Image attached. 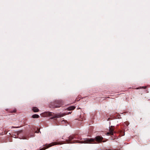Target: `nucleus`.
<instances>
[{"instance_id": "nucleus-1", "label": "nucleus", "mask_w": 150, "mask_h": 150, "mask_svg": "<svg viewBox=\"0 0 150 150\" xmlns=\"http://www.w3.org/2000/svg\"><path fill=\"white\" fill-rule=\"evenodd\" d=\"M74 139L72 136H70L68 139H66V144L72 143L74 142H78L81 143H98L101 142H104L103 141V137L101 136H97L94 138H91L90 139H86L83 141H77L76 142H74L71 140Z\"/></svg>"}, {"instance_id": "nucleus-2", "label": "nucleus", "mask_w": 150, "mask_h": 150, "mask_svg": "<svg viewBox=\"0 0 150 150\" xmlns=\"http://www.w3.org/2000/svg\"><path fill=\"white\" fill-rule=\"evenodd\" d=\"M76 108L74 106H71L66 108V115L70 114L72 112V111H69L74 110Z\"/></svg>"}, {"instance_id": "nucleus-3", "label": "nucleus", "mask_w": 150, "mask_h": 150, "mask_svg": "<svg viewBox=\"0 0 150 150\" xmlns=\"http://www.w3.org/2000/svg\"><path fill=\"white\" fill-rule=\"evenodd\" d=\"M114 129L113 128V127L111 126L110 127L109 132L107 133V134L108 135H114Z\"/></svg>"}, {"instance_id": "nucleus-4", "label": "nucleus", "mask_w": 150, "mask_h": 150, "mask_svg": "<svg viewBox=\"0 0 150 150\" xmlns=\"http://www.w3.org/2000/svg\"><path fill=\"white\" fill-rule=\"evenodd\" d=\"M56 144H57L56 143H54L53 144H47L46 145V146L45 147H44L43 148H44V149H46L48 148V147H51V146H52L53 145H56Z\"/></svg>"}, {"instance_id": "nucleus-5", "label": "nucleus", "mask_w": 150, "mask_h": 150, "mask_svg": "<svg viewBox=\"0 0 150 150\" xmlns=\"http://www.w3.org/2000/svg\"><path fill=\"white\" fill-rule=\"evenodd\" d=\"M44 114L46 116H50L52 115V113L50 112H45Z\"/></svg>"}, {"instance_id": "nucleus-6", "label": "nucleus", "mask_w": 150, "mask_h": 150, "mask_svg": "<svg viewBox=\"0 0 150 150\" xmlns=\"http://www.w3.org/2000/svg\"><path fill=\"white\" fill-rule=\"evenodd\" d=\"M32 110L34 112H37L39 111V109L36 107H33Z\"/></svg>"}, {"instance_id": "nucleus-7", "label": "nucleus", "mask_w": 150, "mask_h": 150, "mask_svg": "<svg viewBox=\"0 0 150 150\" xmlns=\"http://www.w3.org/2000/svg\"><path fill=\"white\" fill-rule=\"evenodd\" d=\"M32 117L33 118H38L39 117V115L37 114H35L33 115Z\"/></svg>"}, {"instance_id": "nucleus-8", "label": "nucleus", "mask_w": 150, "mask_h": 150, "mask_svg": "<svg viewBox=\"0 0 150 150\" xmlns=\"http://www.w3.org/2000/svg\"><path fill=\"white\" fill-rule=\"evenodd\" d=\"M84 118H81V117H80L78 120L79 121H84Z\"/></svg>"}, {"instance_id": "nucleus-9", "label": "nucleus", "mask_w": 150, "mask_h": 150, "mask_svg": "<svg viewBox=\"0 0 150 150\" xmlns=\"http://www.w3.org/2000/svg\"><path fill=\"white\" fill-rule=\"evenodd\" d=\"M16 109L14 110L13 111H11V112H16Z\"/></svg>"}, {"instance_id": "nucleus-10", "label": "nucleus", "mask_w": 150, "mask_h": 150, "mask_svg": "<svg viewBox=\"0 0 150 150\" xmlns=\"http://www.w3.org/2000/svg\"><path fill=\"white\" fill-rule=\"evenodd\" d=\"M111 119V118H108V121L109 120H110V119Z\"/></svg>"}, {"instance_id": "nucleus-11", "label": "nucleus", "mask_w": 150, "mask_h": 150, "mask_svg": "<svg viewBox=\"0 0 150 150\" xmlns=\"http://www.w3.org/2000/svg\"><path fill=\"white\" fill-rule=\"evenodd\" d=\"M144 88L145 89L146 88V87H144Z\"/></svg>"}, {"instance_id": "nucleus-12", "label": "nucleus", "mask_w": 150, "mask_h": 150, "mask_svg": "<svg viewBox=\"0 0 150 150\" xmlns=\"http://www.w3.org/2000/svg\"><path fill=\"white\" fill-rule=\"evenodd\" d=\"M80 109V108H78L77 109Z\"/></svg>"}, {"instance_id": "nucleus-13", "label": "nucleus", "mask_w": 150, "mask_h": 150, "mask_svg": "<svg viewBox=\"0 0 150 150\" xmlns=\"http://www.w3.org/2000/svg\"><path fill=\"white\" fill-rule=\"evenodd\" d=\"M106 150H109L106 149Z\"/></svg>"}]
</instances>
